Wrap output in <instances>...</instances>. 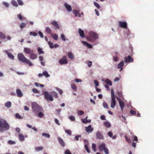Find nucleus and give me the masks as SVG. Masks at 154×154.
<instances>
[{
  "instance_id": "nucleus-1",
  "label": "nucleus",
  "mask_w": 154,
  "mask_h": 154,
  "mask_svg": "<svg viewBox=\"0 0 154 154\" xmlns=\"http://www.w3.org/2000/svg\"><path fill=\"white\" fill-rule=\"evenodd\" d=\"M9 128L10 126L7 122L4 119L0 118V131L4 132Z\"/></svg>"
},
{
  "instance_id": "nucleus-2",
  "label": "nucleus",
  "mask_w": 154,
  "mask_h": 154,
  "mask_svg": "<svg viewBox=\"0 0 154 154\" xmlns=\"http://www.w3.org/2000/svg\"><path fill=\"white\" fill-rule=\"evenodd\" d=\"M17 57L20 61L26 63L29 66H32V64L31 62L29 60L27 59L22 53H19Z\"/></svg>"
},
{
  "instance_id": "nucleus-3",
  "label": "nucleus",
  "mask_w": 154,
  "mask_h": 154,
  "mask_svg": "<svg viewBox=\"0 0 154 154\" xmlns=\"http://www.w3.org/2000/svg\"><path fill=\"white\" fill-rule=\"evenodd\" d=\"M32 107L33 111L35 113H37L42 110L41 106L35 102L32 103Z\"/></svg>"
},
{
  "instance_id": "nucleus-4",
  "label": "nucleus",
  "mask_w": 154,
  "mask_h": 154,
  "mask_svg": "<svg viewBox=\"0 0 154 154\" xmlns=\"http://www.w3.org/2000/svg\"><path fill=\"white\" fill-rule=\"evenodd\" d=\"M98 37V34L94 32H91L89 33V35L87 37L88 41L93 42L96 40Z\"/></svg>"
},
{
  "instance_id": "nucleus-5",
  "label": "nucleus",
  "mask_w": 154,
  "mask_h": 154,
  "mask_svg": "<svg viewBox=\"0 0 154 154\" xmlns=\"http://www.w3.org/2000/svg\"><path fill=\"white\" fill-rule=\"evenodd\" d=\"M111 107L112 108H114L116 105V101L114 90L112 88L111 89Z\"/></svg>"
},
{
  "instance_id": "nucleus-6",
  "label": "nucleus",
  "mask_w": 154,
  "mask_h": 154,
  "mask_svg": "<svg viewBox=\"0 0 154 154\" xmlns=\"http://www.w3.org/2000/svg\"><path fill=\"white\" fill-rule=\"evenodd\" d=\"M44 95L45 98L48 100H49L51 101L53 100V96L49 94L47 91H45L44 92Z\"/></svg>"
},
{
  "instance_id": "nucleus-7",
  "label": "nucleus",
  "mask_w": 154,
  "mask_h": 154,
  "mask_svg": "<svg viewBox=\"0 0 154 154\" xmlns=\"http://www.w3.org/2000/svg\"><path fill=\"white\" fill-rule=\"evenodd\" d=\"M124 60L125 63H130L133 62L134 59L130 56L129 55L127 57H125L124 58Z\"/></svg>"
},
{
  "instance_id": "nucleus-8",
  "label": "nucleus",
  "mask_w": 154,
  "mask_h": 154,
  "mask_svg": "<svg viewBox=\"0 0 154 154\" xmlns=\"http://www.w3.org/2000/svg\"><path fill=\"white\" fill-rule=\"evenodd\" d=\"M119 27L125 29H126L127 27V23L126 22L119 21Z\"/></svg>"
},
{
  "instance_id": "nucleus-9",
  "label": "nucleus",
  "mask_w": 154,
  "mask_h": 154,
  "mask_svg": "<svg viewBox=\"0 0 154 154\" xmlns=\"http://www.w3.org/2000/svg\"><path fill=\"white\" fill-rule=\"evenodd\" d=\"M97 138L99 140H103L104 139V137L102 133L99 131H97L96 133Z\"/></svg>"
},
{
  "instance_id": "nucleus-10",
  "label": "nucleus",
  "mask_w": 154,
  "mask_h": 154,
  "mask_svg": "<svg viewBox=\"0 0 154 154\" xmlns=\"http://www.w3.org/2000/svg\"><path fill=\"white\" fill-rule=\"evenodd\" d=\"M59 63L60 64L67 63V60L66 59V57L65 56L63 57L62 58L59 60Z\"/></svg>"
},
{
  "instance_id": "nucleus-11",
  "label": "nucleus",
  "mask_w": 154,
  "mask_h": 154,
  "mask_svg": "<svg viewBox=\"0 0 154 154\" xmlns=\"http://www.w3.org/2000/svg\"><path fill=\"white\" fill-rule=\"evenodd\" d=\"M118 100L119 101V104L121 108V110L122 112L123 110V108L125 106V104L124 102L121 100L119 98H118Z\"/></svg>"
},
{
  "instance_id": "nucleus-12",
  "label": "nucleus",
  "mask_w": 154,
  "mask_h": 154,
  "mask_svg": "<svg viewBox=\"0 0 154 154\" xmlns=\"http://www.w3.org/2000/svg\"><path fill=\"white\" fill-rule=\"evenodd\" d=\"M24 52L27 54H30L32 52H34L33 50H31L30 49L28 48H25L24 49Z\"/></svg>"
},
{
  "instance_id": "nucleus-13",
  "label": "nucleus",
  "mask_w": 154,
  "mask_h": 154,
  "mask_svg": "<svg viewBox=\"0 0 154 154\" xmlns=\"http://www.w3.org/2000/svg\"><path fill=\"white\" fill-rule=\"evenodd\" d=\"M85 129L86 132L88 133L91 132L93 130V128H92L91 125H89L88 127H86Z\"/></svg>"
},
{
  "instance_id": "nucleus-14",
  "label": "nucleus",
  "mask_w": 154,
  "mask_h": 154,
  "mask_svg": "<svg viewBox=\"0 0 154 154\" xmlns=\"http://www.w3.org/2000/svg\"><path fill=\"white\" fill-rule=\"evenodd\" d=\"M51 24L54 27L55 29H59L60 27L59 25L57 22L55 21H53L51 23Z\"/></svg>"
},
{
  "instance_id": "nucleus-15",
  "label": "nucleus",
  "mask_w": 154,
  "mask_h": 154,
  "mask_svg": "<svg viewBox=\"0 0 154 154\" xmlns=\"http://www.w3.org/2000/svg\"><path fill=\"white\" fill-rule=\"evenodd\" d=\"M124 65V62L123 61H121L118 65V68L120 69V71H121L123 69V67Z\"/></svg>"
},
{
  "instance_id": "nucleus-16",
  "label": "nucleus",
  "mask_w": 154,
  "mask_h": 154,
  "mask_svg": "<svg viewBox=\"0 0 154 154\" xmlns=\"http://www.w3.org/2000/svg\"><path fill=\"white\" fill-rule=\"evenodd\" d=\"M37 55L32 52L31 54H30L29 57L30 58L31 60H34L37 58Z\"/></svg>"
},
{
  "instance_id": "nucleus-17",
  "label": "nucleus",
  "mask_w": 154,
  "mask_h": 154,
  "mask_svg": "<svg viewBox=\"0 0 154 154\" xmlns=\"http://www.w3.org/2000/svg\"><path fill=\"white\" fill-rule=\"evenodd\" d=\"M57 139L61 145L63 147H64L65 146V143L63 140L60 137H58Z\"/></svg>"
},
{
  "instance_id": "nucleus-18",
  "label": "nucleus",
  "mask_w": 154,
  "mask_h": 154,
  "mask_svg": "<svg viewBox=\"0 0 154 154\" xmlns=\"http://www.w3.org/2000/svg\"><path fill=\"white\" fill-rule=\"evenodd\" d=\"M78 32L80 36L82 38H83L85 37V36L84 35V32L80 28L79 29Z\"/></svg>"
},
{
  "instance_id": "nucleus-19",
  "label": "nucleus",
  "mask_w": 154,
  "mask_h": 154,
  "mask_svg": "<svg viewBox=\"0 0 154 154\" xmlns=\"http://www.w3.org/2000/svg\"><path fill=\"white\" fill-rule=\"evenodd\" d=\"M17 96L19 97H22L23 95L21 91L19 89H17L16 91Z\"/></svg>"
},
{
  "instance_id": "nucleus-20",
  "label": "nucleus",
  "mask_w": 154,
  "mask_h": 154,
  "mask_svg": "<svg viewBox=\"0 0 154 154\" xmlns=\"http://www.w3.org/2000/svg\"><path fill=\"white\" fill-rule=\"evenodd\" d=\"M68 57L71 60H74V54L71 52H68Z\"/></svg>"
},
{
  "instance_id": "nucleus-21",
  "label": "nucleus",
  "mask_w": 154,
  "mask_h": 154,
  "mask_svg": "<svg viewBox=\"0 0 154 154\" xmlns=\"http://www.w3.org/2000/svg\"><path fill=\"white\" fill-rule=\"evenodd\" d=\"M106 148L105 144L104 143H102L99 147V149L100 151H103Z\"/></svg>"
},
{
  "instance_id": "nucleus-22",
  "label": "nucleus",
  "mask_w": 154,
  "mask_h": 154,
  "mask_svg": "<svg viewBox=\"0 0 154 154\" xmlns=\"http://www.w3.org/2000/svg\"><path fill=\"white\" fill-rule=\"evenodd\" d=\"M82 43L84 45L87 46L88 48H92V45L86 42L82 41Z\"/></svg>"
},
{
  "instance_id": "nucleus-23",
  "label": "nucleus",
  "mask_w": 154,
  "mask_h": 154,
  "mask_svg": "<svg viewBox=\"0 0 154 154\" xmlns=\"http://www.w3.org/2000/svg\"><path fill=\"white\" fill-rule=\"evenodd\" d=\"M73 13L75 16L80 17L79 11L77 10H74L73 11Z\"/></svg>"
},
{
  "instance_id": "nucleus-24",
  "label": "nucleus",
  "mask_w": 154,
  "mask_h": 154,
  "mask_svg": "<svg viewBox=\"0 0 154 154\" xmlns=\"http://www.w3.org/2000/svg\"><path fill=\"white\" fill-rule=\"evenodd\" d=\"M5 52L8 55V57L11 59L12 60L14 59V57L12 54L8 52V51H5Z\"/></svg>"
},
{
  "instance_id": "nucleus-25",
  "label": "nucleus",
  "mask_w": 154,
  "mask_h": 154,
  "mask_svg": "<svg viewBox=\"0 0 154 154\" xmlns=\"http://www.w3.org/2000/svg\"><path fill=\"white\" fill-rule=\"evenodd\" d=\"M103 124L107 128H110L111 126V124L108 122H104Z\"/></svg>"
},
{
  "instance_id": "nucleus-26",
  "label": "nucleus",
  "mask_w": 154,
  "mask_h": 154,
  "mask_svg": "<svg viewBox=\"0 0 154 154\" xmlns=\"http://www.w3.org/2000/svg\"><path fill=\"white\" fill-rule=\"evenodd\" d=\"M11 3L14 6L16 7H18V5L17 2L14 0H12L11 1Z\"/></svg>"
},
{
  "instance_id": "nucleus-27",
  "label": "nucleus",
  "mask_w": 154,
  "mask_h": 154,
  "mask_svg": "<svg viewBox=\"0 0 154 154\" xmlns=\"http://www.w3.org/2000/svg\"><path fill=\"white\" fill-rule=\"evenodd\" d=\"M19 138L20 140L23 141L24 140V136L22 134H20L19 135Z\"/></svg>"
},
{
  "instance_id": "nucleus-28",
  "label": "nucleus",
  "mask_w": 154,
  "mask_h": 154,
  "mask_svg": "<svg viewBox=\"0 0 154 154\" xmlns=\"http://www.w3.org/2000/svg\"><path fill=\"white\" fill-rule=\"evenodd\" d=\"M5 38L6 36L2 32H0V39H4Z\"/></svg>"
},
{
  "instance_id": "nucleus-29",
  "label": "nucleus",
  "mask_w": 154,
  "mask_h": 154,
  "mask_svg": "<svg viewBox=\"0 0 154 154\" xmlns=\"http://www.w3.org/2000/svg\"><path fill=\"white\" fill-rule=\"evenodd\" d=\"M11 103L10 101H8L5 104V106L7 108H10L11 107Z\"/></svg>"
},
{
  "instance_id": "nucleus-30",
  "label": "nucleus",
  "mask_w": 154,
  "mask_h": 154,
  "mask_svg": "<svg viewBox=\"0 0 154 154\" xmlns=\"http://www.w3.org/2000/svg\"><path fill=\"white\" fill-rule=\"evenodd\" d=\"M45 31L46 32L50 34H51V29L48 27H47L45 29Z\"/></svg>"
},
{
  "instance_id": "nucleus-31",
  "label": "nucleus",
  "mask_w": 154,
  "mask_h": 154,
  "mask_svg": "<svg viewBox=\"0 0 154 154\" xmlns=\"http://www.w3.org/2000/svg\"><path fill=\"white\" fill-rule=\"evenodd\" d=\"M51 36L53 37V38L55 40H57L58 39V35L56 34H51Z\"/></svg>"
},
{
  "instance_id": "nucleus-32",
  "label": "nucleus",
  "mask_w": 154,
  "mask_h": 154,
  "mask_svg": "<svg viewBox=\"0 0 154 154\" xmlns=\"http://www.w3.org/2000/svg\"><path fill=\"white\" fill-rule=\"evenodd\" d=\"M43 75H44L46 77L48 78L50 76V75L47 72L45 71L42 73Z\"/></svg>"
},
{
  "instance_id": "nucleus-33",
  "label": "nucleus",
  "mask_w": 154,
  "mask_h": 154,
  "mask_svg": "<svg viewBox=\"0 0 154 154\" xmlns=\"http://www.w3.org/2000/svg\"><path fill=\"white\" fill-rule=\"evenodd\" d=\"M106 83L107 84H108L109 85L111 86L112 85V83L111 81L109 80L108 79H106Z\"/></svg>"
},
{
  "instance_id": "nucleus-34",
  "label": "nucleus",
  "mask_w": 154,
  "mask_h": 154,
  "mask_svg": "<svg viewBox=\"0 0 154 154\" xmlns=\"http://www.w3.org/2000/svg\"><path fill=\"white\" fill-rule=\"evenodd\" d=\"M51 95H52L54 97L57 98V94L55 92H51Z\"/></svg>"
},
{
  "instance_id": "nucleus-35",
  "label": "nucleus",
  "mask_w": 154,
  "mask_h": 154,
  "mask_svg": "<svg viewBox=\"0 0 154 154\" xmlns=\"http://www.w3.org/2000/svg\"><path fill=\"white\" fill-rule=\"evenodd\" d=\"M71 88L74 91H75L77 90V87L76 85L73 84L71 85Z\"/></svg>"
},
{
  "instance_id": "nucleus-36",
  "label": "nucleus",
  "mask_w": 154,
  "mask_h": 154,
  "mask_svg": "<svg viewBox=\"0 0 154 154\" xmlns=\"http://www.w3.org/2000/svg\"><path fill=\"white\" fill-rule=\"evenodd\" d=\"M8 143L10 145H13L16 143L15 141L11 140H9L8 141Z\"/></svg>"
},
{
  "instance_id": "nucleus-37",
  "label": "nucleus",
  "mask_w": 154,
  "mask_h": 154,
  "mask_svg": "<svg viewBox=\"0 0 154 154\" xmlns=\"http://www.w3.org/2000/svg\"><path fill=\"white\" fill-rule=\"evenodd\" d=\"M103 106L106 109H108L109 108L108 104L105 102H103Z\"/></svg>"
},
{
  "instance_id": "nucleus-38",
  "label": "nucleus",
  "mask_w": 154,
  "mask_h": 154,
  "mask_svg": "<svg viewBox=\"0 0 154 154\" xmlns=\"http://www.w3.org/2000/svg\"><path fill=\"white\" fill-rule=\"evenodd\" d=\"M26 24L25 23H22L20 25V27L21 29H22L25 27Z\"/></svg>"
},
{
  "instance_id": "nucleus-39",
  "label": "nucleus",
  "mask_w": 154,
  "mask_h": 154,
  "mask_svg": "<svg viewBox=\"0 0 154 154\" xmlns=\"http://www.w3.org/2000/svg\"><path fill=\"white\" fill-rule=\"evenodd\" d=\"M18 4L19 5L22 6L23 5V3L22 0H17Z\"/></svg>"
},
{
  "instance_id": "nucleus-40",
  "label": "nucleus",
  "mask_w": 154,
  "mask_h": 154,
  "mask_svg": "<svg viewBox=\"0 0 154 154\" xmlns=\"http://www.w3.org/2000/svg\"><path fill=\"white\" fill-rule=\"evenodd\" d=\"M43 149V148L42 146H40V147H35V150L36 151H38L40 150H42Z\"/></svg>"
},
{
  "instance_id": "nucleus-41",
  "label": "nucleus",
  "mask_w": 154,
  "mask_h": 154,
  "mask_svg": "<svg viewBox=\"0 0 154 154\" xmlns=\"http://www.w3.org/2000/svg\"><path fill=\"white\" fill-rule=\"evenodd\" d=\"M77 113L79 115H82L84 114V112L82 110H79L77 111Z\"/></svg>"
},
{
  "instance_id": "nucleus-42",
  "label": "nucleus",
  "mask_w": 154,
  "mask_h": 154,
  "mask_svg": "<svg viewBox=\"0 0 154 154\" xmlns=\"http://www.w3.org/2000/svg\"><path fill=\"white\" fill-rule=\"evenodd\" d=\"M85 148L86 150L87 151V152L88 153H90V150L88 147V146L87 144H85Z\"/></svg>"
},
{
  "instance_id": "nucleus-43",
  "label": "nucleus",
  "mask_w": 154,
  "mask_h": 154,
  "mask_svg": "<svg viewBox=\"0 0 154 154\" xmlns=\"http://www.w3.org/2000/svg\"><path fill=\"white\" fill-rule=\"evenodd\" d=\"M42 135L43 136L46 137L48 138H49L50 137V135L47 133H43L42 134Z\"/></svg>"
},
{
  "instance_id": "nucleus-44",
  "label": "nucleus",
  "mask_w": 154,
  "mask_h": 154,
  "mask_svg": "<svg viewBox=\"0 0 154 154\" xmlns=\"http://www.w3.org/2000/svg\"><path fill=\"white\" fill-rule=\"evenodd\" d=\"M48 44L49 46H50V48H54V46L52 43L51 42H50V41H48Z\"/></svg>"
},
{
  "instance_id": "nucleus-45",
  "label": "nucleus",
  "mask_w": 154,
  "mask_h": 154,
  "mask_svg": "<svg viewBox=\"0 0 154 154\" xmlns=\"http://www.w3.org/2000/svg\"><path fill=\"white\" fill-rule=\"evenodd\" d=\"M38 51L39 53V54H42L44 53V52L42 50L41 48H38Z\"/></svg>"
},
{
  "instance_id": "nucleus-46",
  "label": "nucleus",
  "mask_w": 154,
  "mask_h": 154,
  "mask_svg": "<svg viewBox=\"0 0 154 154\" xmlns=\"http://www.w3.org/2000/svg\"><path fill=\"white\" fill-rule=\"evenodd\" d=\"M3 5L6 8H8L9 5V4L8 3L4 2H3Z\"/></svg>"
},
{
  "instance_id": "nucleus-47",
  "label": "nucleus",
  "mask_w": 154,
  "mask_h": 154,
  "mask_svg": "<svg viewBox=\"0 0 154 154\" xmlns=\"http://www.w3.org/2000/svg\"><path fill=\"white\" fill-rule=\"evenodd\" d=\"M94 4L97 9H99L100 8V5L97 3L96 2H94Z\"/></svg>"
},
{
  "instance_id": "nucleus-48",
  "label": "nucleus",
  "mask_w": 154,
  "mask_h": 154,
  "mask_svg": "<svg viewBox=\"0 0 154 154\" xmlns=\"http://www.w3.org/2000/svg\"><path fill=\"white\" fill-rule=\"evenodd\" d=\"M92 148L93 149L94 152H96V145L94 143H93L92 144Z\"/></svg>"
},
{
  "instance_id": "nucleus-49",
  "label": "nucleus",
  "mask_w": 154,
  "mask_h": 154,
  "mask_svg": "<svg viewBox=\"0 0 154 154\" xmlns=\"http://www.w3.org/2000/svg\"><path fill=\"white\" fill-rule=\"evenodd\" d=\"M44 114L42 112H40L38 113V116L40 118H42L44 116Z\"/></svg>"
},
{
  "instance_id": "nucleus-50",
  "label": "nucleus",
  "mask_w": 154,
  "mask_h": 154,
  "mask_svg": "<svg viewBox=\"0 0 154 154\" xmlns=\"http://www.w3.org/2000/svg\"><path fill=\"white\" fill-rule=\"evenodd\" d=\"M15 117L16 118L19 119H20L22 118L18 113H16L15 114Z\"/></svg>"
},
{
  "instance_id": "nucleus-51",
  "label": "nucleus",
  "mask_w": 154,
  "mask_h": 154,
  "mask_svg": "<svg viewBox=\"0 0 154 154\" xmlns=\"http://www.w3.org/2000/svg\"><path fill=\"white\" fill-rule=\"evenodd\" d=\"M130 113L131 114L133 115H134L136 113V111L133 110H130Z\"/></svg>"
},
{
  "instance_id": "nucleus-52",
  "label": "nucleus",
  "mask_w": 154,
  "mask_h": 154,
  "mask_svg": "<svg viewBox=\"0 0 154 154\" xmlns=\"http://www.w3.org/2000/svg\"><path fill=\"white\" fill-rule=\"evenodd\" d=\"M69 119L72 121H74L75 120V118L74 116H71L69 117Z\"/></svg>"
},
{
  "instance_id": "nucleus-53",
  "label": "nucleus",
  "mask_w": 154,
  "mask_h": 154,
  "mask_svg": "<svg viewBox=\"0 0 154 154\" xmlns=\"http://www.w3.org/2000/svg\"><path fill=\"white\" fill-rule=\"evenodd\" d=\"M125 138L126 139V141L128 142V143H130L131 142V140L128 138V137L127 136L125 135Z\"/></svg>"
},
{
  "instance_id": "nucleus-54",
  "label": "nucleus",
  "mask_w": 154,
  "mask_h": 154,
  "mask_svg": "<svg viewBox=\"0 0 154 154\" xmlns=\"http://www.w3.org/2000/svg\"><path fill=\"white\" fill-rule=\"evenodd\" d=\"M87 117H86V118H85L84 119H82V122L84 123H87Z\"/></svg>"
},
{
  "instance_id": "nucleus-55",
  "label": "nucleus",
  "mask_w": 154,
  "mask_h": 154,
  "mask_svg": "<svg viewBox=\"0 0 154 154\" xmlns=\"http://www.w3.org/2000/svg\"><path fill=\"white\" fill-rule=\"evenodd\" d=\"M30 35H32L34 36H36L37 35V34L36 33L34 32H31L30 33Z\"/></svg>"
},
{
  "instance_id": "nucleus-56",
  "label": "nucleus",
  "mask_w": 154,
  "mask_h": 154,
  "mask_svg": "<svg viewBox=\"0 0 154 154\" xmlns=\"http://www.w3.org/2000/svg\"><path fill=\"white\" fill-rule=\"evenodd\" d=\"M106 154H109V152L108 149L107 148H106L103 150Z\"/></svg>"
},
{
  "instance_id": "nucleus-57",
  "label": "nucleus",
  "mask_w": 154,
  "mask_h": 154,
  "mask_svg": "<svg viewBox=\"0 0 154 154\" xmlns=\"http://www.w3.org/2000/svg\"><path fill=\"white\" fill-rule=\"evenodd\" d=\"M38 34L42 38H43V34L40 31H39L38 32Z\"/></svg>"
},
{
  "instance_id": "nucleus-58",
  "label": "nucleus",
  "mask_w": 154,
  "mask_h": 154,
  "mask_svg": "<svg viewBox=\"0 0 154 154\" xmlns=\"http://www.w3.org/2000/svg\"><path fill=\"white\" fill-rule=\"evenodd\" d=\"M82 136L80 135H77V136H75V140L78 141L79 140V137H81Z\"/></svg>"
},
{
  "instance_id": "nucleus-59",
  "label": "nucleus",
  "mask_w": 154,
  "mask_h": 154,
  "mask_svg": "<svg viewBox=\"0 0 154 154\" xmlns=\"http://www.w3.org/2000/svg\"><path fill=\"white\" fill-rule=\"evenodd\" d=\"M72 8L71 6L68 5V11L71 12L72 11Z\"/></svg>"
},
{
  "instance_id": "nucleus-60",
  "label": "nucleus",
  "mask_w": 154,
  "mask_h": 154,
  "mask_svg": "<svg viewBox=\"0 0 154 154\" xmlns=\"http://www.w3.org/2000/svg\"><path fill=\"white\" fill-rule=\"evenodd\" d=\"M17 17L20 20H22L23 19V17L20 14L19 15H17Z\"/></svg>"
},
{
  "instance_id": "nucleus-61",
  "label": "nucleus",
  "mask_w": 154,
  "mask_h": 154,
  "mask_svg": "<svg viewBox=\"0 0 154 154\" xmlns=\"http://www.w3.org/2000/svg\"><path fill=\"white\" fill-rule=\"evenodd\" d=\"M94 83L96 86H99V83L97 80H95L94 81Z\"/></svg>"
},
{
  "instance_id": "nucleus-62",
  "label": "nucleus",
  "mask_w": 154,
  "mask_h": 154,
  "mask_svg": "<svg viewBox=\"0 0 154 154\" xmlns=\"http://www.w3.org/2000/svg\"><path fill=\"white\" fill-rule=\"evenodd\" d=\"M32 91L34 93H39V91L35 88H33Z\"/></svg>"
},
{
  "instance_id": "nucleus-63",
  "label": "nucleus",
  "mask_w": 154,
  "mask_h": 154,
  "mask_svg": "<svg viewBox=\"0 0 154 154\" xmlns=\"http://www.w3.org/2000/svg\"><path fill=\"white\" fill-rule=\"evenodd\" d=\"M108 135L110 137H112V133L111 131H109L108 133Z\"/></svg>"
},
{
  "instance_id": "nucleus-64",
  "label": "nucleus",
  "mask_w": 154,
  "mask_h": 154,
  "mask_svg": "<svg viewBox=\"0 0 154 154\" xmlns=\"http://www.w3.org/2000/svg\"><path fill=\"white\" fill-rule=\"evenodd\" d=\"M61 37L62 39L63 40L65 41L66 40V39L65 38V36L63 34H62L61 35Z\"/></svg>"
}]
</instances>
